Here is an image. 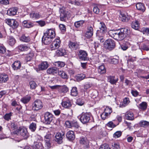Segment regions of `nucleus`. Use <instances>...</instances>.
Segmentation results:
<instances>
[{"instance_id": "58", "label": "nucleus", "mask_w": 149, "mask_h": 149, "mask_svg": "<svg viewBox=\"0 0 149 149\" xmlns=\"http://www.w3.org/2000/svg\"><path fill=\"white\" fill-rule=\"evenodd\" d=\"M50 140H45V147H46L47 149L51 147V144L50 143Z\"/></svg>"}, {"instance_id": "7", "label": "nucleus", "mask_w": 149, "mask_h": 149, "mask_svg": "<svg viewBox=\"0 0 149 149\" xmlns=\"http://www.w3.org/2000/svg\"><path fill=\"white\" fill-rule=\"evenodd\" d=\"M43 107L42 102L39 100H37L34 101L32 104V109L34 111H38Z\"/></svg>"}, {"instance_id": "11", "label": "nucleus", "mask_w": 149, "mask_h": 149, "mask_svg": "<svg viewBox=\"0 0 149 149\" xmlns=\"http://www.w3.org/2000/svg\"><path fill=\"white\" fill-rule=\"evenodd\" d=\"M69 13L68 11L61 10L60 16L61 20L62 21H65L68 16H69Z\"/></svg>"}, {"instance_id": "6", "label": "nucleus", "mask_w": 149, "mask_h": 149, "mask_svg": "<svg viewBox=\"0 0 149 149\" xmlns=\"http://www.w3.org/2000/svg\"><path fill=\"white\" fill-rule=\"evenodd\" d=\"M61 41L59 38H56L49 46L51 50L58 49L61 46Z\"/></svg>"}, {"instance_id": "61", "label": "nucleus", "mask_w": 149, "mask_h": 149, "mask_svg": "<svg viewBox=\"0 0 149 149\" xmlns=\"http://www.w3.org/2000/svg\"><path fill=\"white\" fill-rule=\"evenodd\" d=\"M9 0H0V4L7 5H8L9 3Z\"/></svg>"}, {"instance_id": "55", "label": "nucleus", "mask_w": 149, "mask_h": 149, "mask_svg": "<svg viewBox=\"0 0 149 149\" xmlns=\"http://www.w3.org/2000/svg\"><path fill=\"white\" fill-rule=\"evenodd\" d=\"M6 51V49L5 47L3 45L0 44V54L5 53Z\"/></svg>"}, {"instance_id": "25", "label": "nucleus", "mask_w": 149, "mask_h": 149, "mask_svg": "<svg viewBox=\"0 0 149 149\" xmlns=\"http://www.w3.org/2000/svg\"><path fill=\"white\" fill-rule=\"evenodd\" d=\"M107 79L108 81L112 84H115L118 80L117 78H116L114 76H112L108 77Z\"/></svg>"}, {"instance_id": "47", "label": "nucleus", "mask_w": 149, "mask_h": 149, "mask_svg": "<svg viewBox=\"0 0 149 149\" xmlns=\"http://www.w3.org/2000/svg\"><path fill=\"white\" fill-rule=\"evenodd\" d=\"M23 24L24 25V26L28 28H29L32 27L33 25V23L30 22H28L26 21H24Z\"/></svg>"}, {"instance_id": "54", "label": "nucleus", "mask_w": 149, "mask_h": 149, "mask_svg": "<svg viewBox=\"0 0 149 149\" xmlns=\"http://www.w3.org/2000/svg\"><path fill=\"white\" fill-rule=\"evenodd\" d=\"M130 102L129 98L128 97L125 98L123 100V104L122 105L123 107H125Z\"/></svg>"}, {"instance_id": "59", "label": "nucleus", "mask_w": 149, "mask_h": 149, "mask_svg": "<svg viewBox=\"0 0 149 149\" xmlns=\"http://www.w3.org/2000/svg\"><path fill=\"white\" fill-rule=\"evenodd\" d=\"M79 127L78 123L77 122L75 121H72L71 124V127H75L76 128H78Z\"/></svg>"}, {"instance_id": "43", "label": "nucleus", "mask_w": 149, "mask_h": 149, "mask_svg": "<svg viewBox=\"0 0 149 149\" xmlns=\"http://www.w3.org/2000/svg\"><path fill=\"white\" fill-rule=\"evenodd\" d=\"M139 125L141 127H146L149 126V122L146 121H141L139 123Z\"/></svg>"}, {"instance_id": "36", "label": "nucleus", "mask_w": 149, "mask_h": 149, "mask_svg": "<svg viewBox=\"0 0 149 149\" xmlns=\"http://www.w3.org/2000/svg\"><path fill=\"white\" fill-rule=\"evenodd\" d=\"M30 17L32 18L38 19L41 17L39 13L33 12L30 14Z\"/></svg>"}, {"instance_id": "39", "label": "nucleus", "mask_w": 149, "mask_h": 149, "mask_svg": "<svg viewBox=\"0 0 149 149\" xmlns=\"http://www.w3.org/2000/svg\"><path fill=\"white\" fill-rule=\"evenodd\" d=\"M34 54L33 52H30L28 54L26 57V60L27 61H30L34 56Z\"/></svg>"}, {"instance_id": "48", "label": "nucleus", "mask_w": 149, "mask_h": 149, "mask_svg": "<svg viewBox=\"0 0 149 149\" xmlns=\"http://www.w3.org/2000/svg\"><path fill=\"white\" fill-rule=\"evenodd\" d=\"M106 126L107 127L111 128V130H112V129L116 127V125L112 121H110L106 125Z\"/></svg>"}, {"instance_id": "21", "label": "nucleus", "mask_w": 149, "mask_h": 149, "mask_svg": "<svg viewBox=\"0 0 149 149\" xmlns=\"http://www.w3.org/2000/svg\"><path fill=\"white\" fill-rule=\"evenodd\" d=\"M66 135L67 138L70 141L74 140L75 138L74 132L72 131H70L68 132Z\"/></svg>"}, {"instance_id": "18", "label": "nucleus", "mask_w": 149, "mask_h": 149, "mask_svg": "<svg viewBox=\"0 0 149 149\" xmlns=\"http://www.w3.org/2000/svg\"><path fill=\"white\" fill-rule=\"evenodd\" d=\"M93 27L91 26H88L85 35V36L88 38H90L93 36Z\"/></svg>"}, {"instance_id": "34", "label": "nucleus", "mask_w": 149, "mask_h": 149, "mask_svg": "<svg viewBox=\"0 0 149 149\" xmlns=\"http://www.w3.org/2000/svg\"><path fill=\"white\" fill-rule=\"evenodd\" d=\"M100 30H98L97 31H99L102 33H105L107 28L105 24L103 22H100Z\"/></svg>"}, {"instance_id": "41", "label": "nucleus", "mask_w": 149, "mask_h": 149, "mask_svg": "<svg viewBox=\"0 0 149 149\" xmlns=\"http://www.w3.org/2000/svg\"><path fill=\"white\" fill-rule=\"evenodd\" d=\"M84 22L83 20H80L75 22L74 23V25L76 28H79L82 26Z\"/></svg>"}, {"instance_id": "24", "label": "nucleus", "mask_w": 149, "mask_h": 149, "mask_svg": "<svg viewBox=\"0 0 149 149\" xmlns=\"http://www.w3.org/2000/svg\"><path fill=\"white\" fill-rule=\"evenodd\" d=\"M125 117L127 120H132L134 119V114L131 111L127 112L125 114Z\"/></svg>"}, {"instance_id": "29", "label": "nucleus", "mask_w": 149, "mask_h": 149, "mask_svg": "<svg viewBox=\"0 0 149 149\" xmlns=\"http://www.w3.org/2000/svg\"><path fill=\"white\" fill-rule=\"evenodd\" d=\"M33 149H44L42 144L40 142H36L34 143Z\"/></svg>"}, {"instance_id": "4", "label": "nucleus", "mask_w": 149, "mask_h": 149, "mask_svg": "<svg viewBox=\"0 0 149 149\" xmlns=\"http://www.w3.org/2000/svg\"><path fill=\"white\" fill-rule=\"evenodd\" d=\"M127 30L126 29H122L120 31H117V33L115 36L114 39L118 40H123L126 36V32Z\"/></svg>"}, {"instance_id": "3", "label": "nucleus", "mask_w": 149, "mask_h": 149, "mask_svg": "<svg viewBox=\"0 0 149 149\" xmlns=\"http://www.w3.org/2000/svg\"><path fill=\"white\" fill-rule=\"evenodd\" d=\"M79 141L80 146L83 147V149H90L89 141L86 138L81 137Z\"/></svg>"}, {"instance_id": "2", "label": "nucleus", "mask_w": 149, "mask_h": 149, "mask_svg": "<svg viewBox=\"0 0 149 149\" xmlns=\"http://www.w3.org/2000/svg\"><path fill=\"white\" fill-rule=\"evenodd\" d=\"M104 46L106 49L111 50L115 48L116 43L113 39H108L105 41Z\"/></svg>"}, {"instance_id": "16", "label": "nucleus", "mask_w": 149, "mask_h": 149, "mask_svg": "<svg viewBox=\"0 0 149 149\" xmlns=\"http://www.w3.org/2000/svg\"><path fill=\"white\" fill-rule=\"evenodd\" d=\"M49 66L47 62L43 61L41 62L38 65V69L40 70H46Z\"/></svg>"}, {"instance_id": "10", "label": "nucleus", "mask_w": 149, "mask_h": 149, "mask_svg": "<svg viewBox=\"0 0 149 149\" xmlns=\"http://www.w3.org/2000/svg\"><path fill=\"white\" fill-rule=\"evenodd\" d=\"M44 35L50 38H53L55 36V33L53 29H48L44 33Z\"/></svg>"}, {"instance_id": "19", "label": "nucleus", "mask_w": 149, "mask_h": 149, "mask_svg": "<svg viewBox=\"0 0 149 149\" xmlns=\"http://www.w3.org/2000/svg\"><path fill=\"white\" fill-rule=\"evenodd\" d=\"M58 72V69L55 67H52L48 68L47 71L48 74H55Z\"/></svg>"}, {"instance_id": "35", "label": "nucleus", "mask_w": 149, "mask_h": 149, "mask_svg": "<svg viewBox=\"0 0 149 149\" xmlns=\"http://www.w3.org/2000/svg\"><path fill=\"white\" fill-rule=\"evenodd\" d=\"M147 107V103L146 102H143L139 104L138 107L139 109L144 111L146 109Z\"/></svg>"}, {"instance_id": "33", "label": "nucleus", "mask_w": 149, "mask_h": 149, "mask_svg": "<svg viewBox=\"0 0 149 149\" xmlns=\"http://www.w3.org/2000/svg\"><path fill=\"white\" fill-rule=\"evenodd\" d=\"M140 24L137 20H135L132 22V27L134 29L137 30L139 28Z\"/></svg>"}, {"instance_id": "31", "label": "nucleus", "mask_w": 149, "mask_h": 149, "mask_svg": "<svg viewBox=\"0 0 149 149\" xmlns=\"http://www.w3.org/2000/svg\"><path fill=\"white\" fill-rule=\"evenodd\" d=\"M20 40L23 42H28L30 41L29 37L26 36L24 34H23L19 38Z\"/></svg>"}, {"instance_id": "42", "label": "nucleus", "mask_w": 149, "mask_h": 149, "mask_svg": "<svg viewBox=\"0 0 149 149\" xmlns=\"http://www.w3.org/2000/svg\"><path fill=\"white\" fill-rule=\"evenodd\" d=\"M9 44L11 46L14 45L16 42V40L15 38L12 36H9L8 38Z\"/></svg>"}, {"instance_id": "52", "label": "nucleus", "mask_w": 149, "mask_h": 149, "mask_svg": "<svg viewBox=\"0 0 149 149\" xmlns=\"http://www.w3.org/2000/svg\"><path fill=\"white\" fill-rule=\"evenodd\" d=\"M117 33V31L112 30H110L109 32V35L114 39L115 36L116 35Z\"/></svg>"}, {"instance_id": "22", "label": "nucleus", "mask_w": 149, "mask_h": 149, "mask_svg": "<svg viewBox=\"0 0 149 149\" xmlns=\"http://www.w3.org/2000/svg\"><path fill=\"white\" fill-rule=\"evenodd\" d=\"M17 12V9L16 7H13L9 9L7 11V14L10 16L15 15Z\"/></svg>"}, {"instance_id": "53", "label": "nucleus", "mask_w": 149, "mask_h": 149, "mask_svg": "<svg viewBox=\"0 0 149 149\" xmlns=\"http://www.w3.org/2000/svg\"><path fill=\"white\" fill-rule=\"evenodd\" d=\"M104 111L110 116L111 113L112 112V111L111 108L106 107L104 109Z\"/></svg>"}, {"instance_id": "12", "label": "nucleus", "mask_w": 149, "mask_h": 149, "mask_svg": "<svg viewBox=\"0 0 149 149\" xmlns=\"http://www.w3.org/2000/svg\"><path fill=\"white\" fill-rule=\"evenodd\" d=\"M68 46L72 51H74L79 48V44L76 42L70 41L68 44Z\"/></svg>"}, {"instance_id": "32", "label": "nucleus", "mask_w": 149, "mask_h": 149, "mask_svg": "<svg viewBox=\"0 0 149 149\" xmlns=\"http://www.w3.org/2000/svg\"><path fill=\"white\" fill-rule=\"evenodd\" d=\"M56 53L58 56H62L65 55L66 52L65 49L63 48H60L56 51Z\"/></svg>"}, {"instance_id": "38", "label": "nucleus", "mask_w": 149, "mask_h": 149, "mask_svg": "<svg viewBox=\"0 0 149 149\" xmlns=\"http://www.w3.org/2000/svg\"><path fill=\"white\" fill-rule=\"evenodd\" d=\"M121 16L122 17V20L123 22H125L128 21L131 18V17L130 15H129L127 14H124L121 13Z\"/></svg>"}, {"instance_id": "28", "label": "nucleus", "mask_w": 149, "mask_h": 149, "mask_svg": "<svg viewBox=\"0 0 149 149\" xmlns=\"http://www.w3.org/2000/svg\"><path fill=\"white\" fill-rule=\"evenodd\" d=\"M17 48L21 51H25L29 49L30 47L25 45H19Z\"/></svg>"}, {"instance_id": "15", "label": "nucleus", "mask_w": 149, "mask_h": 149, "mask_svg": "<svg viewBox=\"0 0 149 149\" xmlns=\"http://www.w3.org/2000/svg\"><path fill=\"white\" fill-rule=\"evenodd\" d=\"M62 105L63 107L66 108H69L72 106L70 100L67 98H64V101L62 102Z\"/></svg>"}, {"instance_id": "63", "label": "nucleus", "mask_w": 149, "mask_h": 149, "mask_svg": "<svg viewBox=\"0 0 149 149\" xmlns=\"http://www.w3.org/2000/svg\"><path fill=\"white\" fill-rule=\"evenodd\" d=\"M100 149H111L109 145L107 144H104L101 145Z\"/></svg>"}, {"instance_id": "13", "label": "nucleus", "mask_w": 149, "mask_h": 149, "mask_svg": "<svg viewBox=\"0 0 149 149\" xmlns=\"http://www.w3.org/2000/svg\"><path fill=\"white\" fill-rule=\"evenodd\" d=\"M64 134H62L59 132L56 133L55 136V141L58 143L61 144L63 142V139L64 137Z\"/></svg>"}, {"instance_id": "37", "label": "nucleus", "mask_w": 149, "mask_h": 149, "mask_svg": "<svg viewBox=\"0 0 149 149\" xmlns=\"http://www.w3.org/2000/svg\"><path fill=\"white\" fill-rule=\"evenodd\" d=\"M31 97L29 95H27L21 99V101L24 104H26L28 103L30 100Z\"/></svg>"}, {"instance_id": "27", "label": "nucleus", "mask_w": 149, "mask_h": 149, "mask_svg": "<svg viewBox=\"0 0 149 149\" xmlns=\"http://www.w3.org/2000/svg\"><path fill=\"white\" fill-rule=\"evenodd\" d=\"M21 65L20 62L19 61H15L12 65V68L14 70L19 69Z\"/></svg>"}, {"instance_id": "23", "label": "nucleus", "mask_w": 149, "mask_h": 149, "mask_svg": "<svg viewBox=\"0 0 149 149\" xmlns=\"http://www.w3.org/2000/svg\"><path fill=\"white\" fill-rule=\"evenodd\" d=\"M58 75L62 79H67L68 78L69 76L63 70L58 71Z\"/></svg>"}, {"instance_id": "62", "label": "nucleus", "mask_w": 149, "mask_h": 149, "mask_svg": "<svg viewBox=\"0 0 149 149\" xmlns=\"http://www.w3.org/2000/svg\"><path fill=\"white\" fill-rule=\"evenodd\" d=\"M109 62L111 63L116 64L118 63V61L117 59L113 58L109 60Z\"/></svg>"}, {"instance_id": "8", "label": "nucleus", "mask_w": 149, "mask_h": 149, "mask_svg": "<svg viewBox=\"0 0 149 149\" xmlns=\"http://www.w3.org/2000/svg\"><path fill=\"white\" fill-rule=\"evenodd\" d=\"M6 21L7 24L13 29L17 28L18 26L17 22L14 19H6Z\"/></svg>"}, {"instance_id": "20", "label": "nucleus", "mask_w": 149, "mask_h": 149, "mask_svg": "<svg viewBox=\"0 0 149 149\" xmlns=\"http://www.w3.org/2000/svg\"><path fill=\"white\" fill-rule=\"evenodd\" d=\"M53 39L44 35L42 39V42L45 45H48L51 42Z\"/></svg>"}, {"instance_id": "1", "label": "nucleus", "mask_w": 149, "mask_h": 149, "mask_svg": "<svg viewBox=\"0 0 149 149\" xmlns=\"http://www.w3.org/2000/svg\"><path fill=\"white\" fill-rule=\"evenodd\" d=\"M13 133L25 139H27L29 135L27 128L24 127H19L14 131Z\"/></svg>"}, {"instance_id": "5", "label": "nucleus", "mask_w": 149, "mask_h": 149, "mask_svg": "<svg viewBox=\"0 0 149 149\" xmlns=\"http://www.w3.org/2000/svg\"><path fill=\"white\" fill-rule=\"evenodd\" d=\"M91 115L89 113H83L78 116V118L83 124L88 122L90 119Z\"/></svg>"}, {"instance_id": "14", "label": "nucleus", "mask_w": 149, "mask_h": 149, "mask_svg": "<svg viewBox=\"0 0 149 149\" xmlns=\"http://www.w3.org/2000/svg\"><path fill=\"white\" fill-rule=\"evenodd\" d=\"M79 56L80 60L85 61L87 59V54L86 51L80 50L79 52Z\"/></svg>"}, {"instance_id": "26", "label": "nucleus", "mask_w": 149, "mask_h": 149, "mask_svg": "<svg viewBox=\"0 0 149 149\" xmlns=\"http://www.w3.org/2000/svg\"><path fill=\"white\" fill-rule=\"evenodd\" d=\"M137 9L140 11L144 12L145 10V8L143 4L141 3H139L136 4Z\"/></svg>"}, {"instance_id": "30", "label": "nucleus", "mask_w": 149, "mask_h": 149, "mask_svg": "<svg viewBox=\"0 0 149 149\" xmlns=\"http://www.w3.org/2000/svg\"><path fill=\"white\" fill-rule=\"evenodd\" d=\"M8 79V76L6 74H1L0 75V83L5 82Z\"/></svg>"}, {"instance_id": "17", "label": "nucleus", "mask_w": 149, "mask_h": 149, "mask_svg": "<svg viewBox=\"0 0 149 149\" xmlns=\"http://www.w3.org/2000/svg\"><path fill=\"white\" fill-rule=\"evenodd\" d=\"M105 33L101 32L99 31H97L96 33L97 37L100 42H103L105 40L104 38Z\"/></svg>"}, {"instance_id": "64", "label": "nucleus", "mask_w": 149, "mask_h": 149, "mask_svg": "<svg viewBox=\"0 0 149 149\" xmlns=\"http://www.w3.org/2000/svg\"><path fill=\"white\" fill-rule=\"evenodd\" d=\"M37 22L41 27L45 26L46 24V22L43 20H40Z\"/></svg>"}, {"instance_id": "49", "label": "nucleus", "mask_w": 149, "mask_h": 149, "mask_svg": "<svg viewBox=\"0 0 149 149\" xmlns=\"http://www.w3.org/2000/svg\"><path fill=\"white\" fill-rule=\"evenodd\" d=\"M61 91L63 93H66L69 91L68 88L64 85L60 87Z\"/></svg>"}, {"instance_id": "57", "label": "nucleus", "mask_w": 149, "mask_h": 149, "mask_svg": "<svg viewBox=\"0 0 149 149\" xmlns=\"http://www.w3.org/2000/svg\"><path fill=\"white\" fill-rule=\"evenodd\" d=\"M8 127L9 128L14 130L17 127L16 125L13 123H10L8 124Z\"/></svg>"}, {"instance_id": "9", "label": "nucleus", "mask_w": 149, "mask_h": 149, "mask_svg": "<svg viewBox=\"0 0 149 149\" xmlns=\"http://www.w3.org/2000/svg\"><path fill=\"white\" fill-rule=\"evenodd\" d=\"M44 117L45 122L47 124H50L54 119V117L52 114L49 112L45 113Z\"/></svg>"}, {"instance_id": "44", "label": "nucleus", "mask_w": 149, "mask_h": 149, "mask_svg": "<svg viewBox=\"0 0 149 149\" xmlns=\"http://www.w3.org/2000/svg\"><path fill=\"white\" fill-rule=\"evenodd\" d=\"M54 65L56 67L61 68L63 67L65 63L63 62L59 61L55 62Z\"/></svg>"}, {"instance_id": "50", "label": "nucleus", "mask_w": 149, "mask_h": 149, "mask_svg": "<svg viewBox=\"0 0 149 149\" xmlns=\"http://www.w3.org/2000/svg\"><path fill=\"white\" fill-rule=\"evenodd\" d=\"M110 116L104 111L101 115V117L102 119L104 120L109 117Z\"/></svg>"}, {"instance_id": "56", "label": "nucleus", "mask_w": 149, "mask_h": 149, "mask_svg": "<svg viewBox=\"0 0 149 149\" xmlns=\"http://www.w3.org/2000/svg\"><path fill=\"white\" fill-rule=\"evenodd\" d=\"M122 132L120 131H118L116 132L113 135V137L115 138H117L120 137L121 135Z\"/></svg>"}, {"instance_id": "40", "label": "nucleus", "mask_w": 149, "mask_h": 149, "mask_svg": "<svg viewBox=\"0 0 149 149\" xmlns=\"http://www.w3.org/2000/svg\"><path fill=\"white\" fill-rule=\"evenodd\" d=\"M98 72L100 74L105 73L106 72V69L104 66L103 65H102L99 66L98 70Z\"/></svg>"}, {"instance_id": "46", "label": "nucleus", "mask_w": 149, "mask_h": 149, "mask_svg": "<svg viewBox=\"0 0 149 149\" xmlns=\"http://www.w3.org/2000/svg\"><path fill=\"white\" fill-rule=\"evenodd\" d=\"M29 128L32 132H34L36 128V123H32L30 124Z\"/></svg>"}, {"instance_id": "60", "label": "nucleus", "mask_w": 149, "mask_h": 149, "mask_svg": "<svg viewBox=\"0 0 149 149\" xmlns=\"http://www.w3.org/2000/svg\"><path fill=\"white\" fill-rule=\"evenodd\" d=\"M52 135L50 132H48L45 136V140H51Z\"/></svg>"}, {"instance_id": "51", "label": "nucleus", "mask_w": 149, "mask_h": 149, "mask_svg": "<svg viewBox=\"0 0 149 149\" xmlns=\"http://www.w3.org/2000/svg\"><path fill=\"white\" fill-rule=\"evenodd\" d=\"M29 84L31 89H35L37 86V85L36 82L33 81H31L30 82Z\"/></svg>"}, {"instance_id": "45", "label": "nucleus", "mask_w": 149, "mask_h": 149, "mask_svg": "<svg viewBox=\"0 0 149 149\" xmlns=\"http://www.w3.org/2000/svg\"><path fill=\"white\" fill-rule=\"evenodd\" d=\"M78 94V92L77 88L76 87H73L71 90V95L74 96H76Z\"/></svg>"}]
</instances>
